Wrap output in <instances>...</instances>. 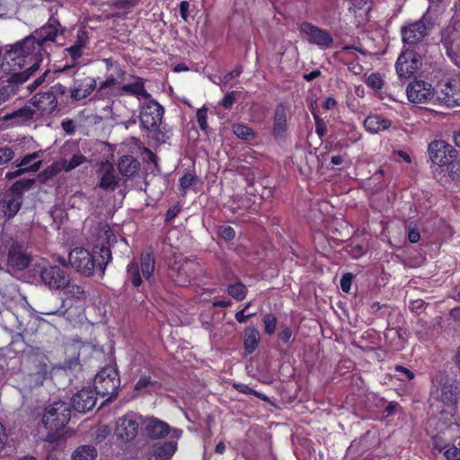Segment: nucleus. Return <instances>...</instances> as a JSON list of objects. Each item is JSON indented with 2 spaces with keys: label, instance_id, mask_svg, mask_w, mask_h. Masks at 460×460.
Instances as JSON below:
<instances>
[{
  "label": "nucleus",
  "instance_id": "nucleus-1",
  "mask_svg": "<svg viewBox=\"0 0 460 460\" xmlns=\"http://www.w3.org/2000/svg\"><path fill=\"white\" fill-rule=\"evenodd\" d=\"M57 35L56 26L52 24L42 26L31 36L12 46L8 51L9 57H14V61H22L29 66V69L37 71L42 61L44 44L47 41H54Z\"/></svg>",
  "mask_w": 460,
  "mask_h": 460
},
{
  "label": "nucleus",
  "instance_id": "nucleus-2",
  "mask_svg": "<svg viewBox=\"0 0 460 460\" xmlns=\"http://www.w3.org/2000/svg\"><path fill=\"white\" fill-rule=\"evenodd\" d=\"M68 259L70 265L82 275L91 277L98 272L102 278L111 261V252L108 247L99 245H94L92 252L84 248H75L70 252Z\"/></svg>",
  "mask_w": 460,
  "mask_h": 460
},
{
  "label": "nucleus",
  "instance_id": "nucleus-3",
  "mask_svg": "<svg viewBox=\"0 0 460 460\" xmlns=\"http://www.w3.org/2000/svg\"><path fill=\"white\" fill-rule=\"evenodd\" d=\"M0 70L7 76L6 84L0 87V106L17 93L18 84L26 82L36 72L29 69L26 63L14 61V57H9V52L0 63Z\"/></svg>",
  "mask_w": 460,
  "mask_h": 460
},
{
  "label": "nucleus",
  "instance_id": "nucleus-4",
  "mask_svg": "<svg viewBox=\"0 0 460 460\" xmlns=\"http://www.w3.org/2000/svg\"><path fill=\"white\" fill-rule=\"evenodd\" d=\"M434 28L431 17L428 13H424L420 20L409 22L401 28V35L402 42L405 45L416 46L430 34Z\"/></svg>",
  "mask_w": 460,
  "mask_h": 460
},
{
  "label": "nucleus",
  "instance_id": "nucleus-5",
  "mask_svg": "<svg viewBox=\"0 0 460 460\" xmlns=\"http://www.w3.org/2000/svg\"><path fill=\"white\" fill-rule=\"evenodd\" d=\"M119 385V373L111 366L103 367L94 378L95 393L102 397L108 396L107 400L116 396Z\"/></svg>",
  "mask_w": 460,
  "mask_h": 460
},
{
  "label": "nucleus",
  "instance_id": "nucleus-6",
  "mask_svg": "<svg viewBox=\"0 0 460 460\" xmlns=\"http://www.w3.org/2000/svg\"><path fill=\"white\" fill-rule=\"evenodd\" d=\"M71 411L65 402H54L45 409L42 422L51 430L62 429L70 420Z\"/></svg>",
  "mask_w": 460,
  "mask_h": 460
},
{
  "label": "nucleus",
  "instance_id": "nucleus-7",
  "mask_svg": "<svg viewBox=\"0 0 460 460\" xmlns=\"http://www.w3.org/2000/svg\"><path fill=\"white\" fill-rule=\"evenodd\" d=\"M142 423V416L132 411L126 413L116 421L114 430L116 438L122 442L133 440L137 437Z\"/></svg>",
  "mask_w": 460,
  "mask_h": 460
},
{
  "label": "nucleus",
  "instance_id": "nucleus-8",
  "mask_svg": "<svg viewBox=\"0 0 460 460\" xmlns=\"http://www.w3.org/2000/svg\"><path fill=\"white\" fill-rule=\"evenodd\" d=\"M199 265L194 261L181 258L175 260L170 266V278L180 286H186L197 274Z\"/></svg>",
  "mask_w": 460,
  "mask_h": 460
},
{
  "label": "nucleus",
  "instance_id": "nucleus-9",
  "mask_svg": "<svg viewBox=\"0 0 460 460\" xmlns=\"http://www.w3.org/2000/svg\"><path fill=\"white\" fill-rule=\"evenodd\" d=\"M164 110L157 102L151 100L140 107V123L148 131L158 130Z\"/></svg>",
  "mask_w": 460,
  "mask_h": 460
},
{
  "label": "nucleus",
  "instance_id": "nucleus-10",
  "mask_svg": "<svg viewBox=\"0 0 460 460\" xmlns=\"http://www.w3.org/2000/svg\"><path fill=\"white\" fill-rule=\"evenodd\" d=\"M422 66V57L414 50L406 49L399 56L395 68L399 77L410 78Z\"/></svg>",
  "mask_w": 460,
  "mask_h": 460
},
{
  "label": "nucleus",
  "instance_id": "nucleus-11",
  "mask_svg": "<svg viewBox=\"0 0 460 460\" xmlns=\"http://www.w3.org/2000/svg\"><path fill=\"white\" fill-rule=\"evenodd\" d=\"M299 31L310 44L316 45L321 49L330 48L333 42V38L326 30L311 22H302L299 26Z\"/></svg>",
  "mask_w": 460,
  "mask_h": 460
},
{
  "label": "nucleus",
  "instance_id": "nucleus-12",
  "mask_svg": "<svg viewBox=\"0 0 460 460\" xmlns=\"http://www.w3.org/2000/svg\"><path fill=\"white\" fill-rule=\"evenodd\" d=\"M429 154L431 161L438 166L452 164L457 157V150L443 140L433 141L429 146Z\"/></svg>",
  "mask_w": 460,
  "mask_h": 460
},
{
  "label": "nucleus",
  "instance_id": "nucleus-13",
  "mask_svg": "<svg viewBox=\"0 0 460 460\" xmlns=\"http://www.w3.org/2000/svg\"><path fill=\"white\" fill-rule=\"evenodd\" d=\"M39 272L42 282L50 289H64L70 283L68 273L59 266H46Z\"/></svg>",
  "mask_w": 460,
  "mask_h": 460
},
{
  "label": "nucleus",
  "instance_id": "nucleus-14",
  "mask_svg": "<svg viewBox=\"0 0 460 460\" xmlns=\"http://www.w3.org/2000/svg\"><path fill=\"white\" fill-rule=\"evenodd\" d=\"M441 42L452 59L460 58V22H452L443 29Z\"/></svg>",
  "mask_w": 460,
  "mask_h": 460
},
{
  "label": "nucleus",
  "instance_id": "nucleus-15",
  "mask_svg": "<svg viewBox=\"0 0 460 460\" xmlns=\"http://www.w3.org/2000/svg\"><path fill=\"white\" fill-rule=\"evenodd\" d=\"M408 100L412 103H436V96L432 85L422 80L411 82L406 89Z\"/></svg>",
  "mask_w": 460,
  "mask_h": 460
},
{
  "label": "nucleus",
  "instance_id": "nucleus-16",
  "mask_svg": "<svg viewBox=\"0 0 460 460\" xmlns=\"http://www.w3.org/2000/svg\"><path fill=\"white\" fill-rule=\"evenodd\" d=\"M95 88L96 81L93 77L75 73L74 85L70 90V97L75 101H81L88 97Z\"/></svg>",
  "mask_w": 460,
  "mask_h": 460
},
{
  "label": "nucleus",
  "instance_id": "nucleus-17",
  "mask_svg": "<svg viewBox=\"0 0 460 460\" xmlns=\"http://www.w3.org/2000/svg\"><path fill=\"white\" fill-rule=\"evenodd\" d=\"M146 431L147 436L153 439L163 438L170 432L172 438H179L182 433L181 429H171L166 422L156 418H148L146 420Z\"/></svg>",
  "mask_w": 460,
  "mask_h": 460
},
{
  "label": "nucleus",
  "instance_id": "nucleus-18",
  "mask_svg": "<svg viewBox=\"0 0 460 460\" xmlns=\"http://www.w3.org/2000/svg\"><path fill=\"white\" fill-rule=\"evenodd\" d=\"M436 102L447 108L460 106V81L447 82L436 96Z\"/></svg>",
  "mask_w": 460,
  "mask_h": 460
},
{
  "label": "nucleus",
  "instance_id": "nucleus-19",
  "mask_svg": "<svg viewBox=\"0 0 460 460\" xmlns=\"http://www.w3.org/2000/svg\"><path fill=\"white\" fill-rule=\"evenodd\" d=\"M459 390L456 382L448 378H441L440 386L437 389V398L448 407L455 408L459 400Z\"/></svg>",
  "mask_w": 460,
  "mask_h": 460
},
{
  "label": "nucleus",
  "instance_id": "nucleus-20",
  "mask_svg": "<svg viewBox=\"0 0 460 460\" xmlns=\"http://www.w3.org/2000/svg\"><path fill=\"white\" fill-rule=\"evenodd\" d=\"M86 162L87 158L80 152H77L74 154L69 159L64 158L52 164L44 172V173L47 174V176H53L62 171L70 172Z\"/></svg>",
  "mask_w": 460,
  "mask_h": 460
},
{
  "label": "nucleus",
  "instance_id": "nucleus-21",
  "mask_svg": "<svg viewBox=\"0 0 460 460\" xmlns=\"http://www.w3.org/2000/svg\"><path fill=\"white\" fill-rule=\"evenodd\" d=\"M87 44V32L84 30L78 31L75 43L72 46L65 49V51L69 55L73 63L71 65H66L58 71L65 72L74 67L77 64L78 59L82 57L83 50L86 49Z\"/></svg>",
  "mask_w": 460,
  "mask_h": 460
},
{
  "label": "nucleus",
  "instance_id": "nucleus-22",
  "mask_svg": "<svg viewBox=\"0 0 460 460\" xmlns=\"http://www.w3.org/2000/svg\"><path fill=\"white\" fill-rule=\"evenodd\" d=\"M95 392L89 388H84L77 392L72 398L74 409L78 412H87L96 404Z\"/></svg>",
  "mask_w": 460,
  "mask_h": 460
},
{
  "label": "nucleus",
  "instance_id": "nucleus-23",
  "mask_svg": "<svg viewBox=\"0 0 460 460\" xmlns=\"http://www.w3.org/2000/svg\"><path fill=\"white\" fill-rule=\"evenodd\" d=\"M35 114L36 110L31 105H25L17 111L6 113L3 119L9 126H20L31 122Z\"/></svg>",
  "mask_w": 460,
  "mask_h": 460
},
{
  "label": "nucleus",
  "instance_id": "nucleus-24",
  "mask_svg": "<svg viewBox=\"0 0 460 460\" xmlns=\"http://www.w3.org/2000/svg\"><path fill=\"white\" fill-rule=\"evenodd\" d=\"M102 175L98 186L105 191H113L119 185V177L115 173L112 164L109 163H102L100 167Z\"/></svg>",
  "mask_w": 460,
  "mask_h": 460
},
{
  "label": "nucleus",
  "instance_id": "nucleus-25",
  "mask_svg": "<svg viewBox=\"0 0 460 460\" xmlns=\"http://www.w3.org/2000/svg\"><path fill=\"white\" fill-rule=\"evenodd\" d=\"M22 204L20 198L6 191L0 199V212L4 220L13 217L21 209Z\"/></svg>",
  "mask_w": 460,
  "mask_h": 460
},
{
  "label": "nucleus",
  "instance_id": "nucleus-26",
  "mask_svg": "<svg viewBox=\"0 0 460 460\" xmlns=\"http://www.w3.org/2000/svg\"><path fill=\"white\" fill-rule=\"evenodd\" d=\"M69 306L62 297H53L47 301L43 305L40 314L44 315H57L65 317L68 312Z\"/></svg>",
  "mask_w": 460,
  "mask_h": 460
},
{
  "label": "nucleus",
  "instance_id": "nucleus-27",
  "mask_svg": "<svg viewBox=\"0 0 460 460\" xmlns=\"http://www.w3.org/2000/svg\"><path fill=\"white\" fill-rule=\"evenodd\" d=\"M133 80L132 83L124 84L121 87V91L127 94L135 96L138 100L150 98L149 93L146 90L145 80L142 77L137 75H130Z\"/></svg>",
  "mask_w": 460,
  "mask_h": 460
},
{
  "label": "nucleus",
  "instance_id": "nucleus-28",
  "mask_svg": "<svg viewBox=\"0 0 460 460\" xmlns=\"http://www.w3.org/2000/svg\"><path fill=\"white\" fill-rule=\"evenodd\" d=\"M31 257L20 247L12 246L8 253V263L17 270H22L29 266Z\"/></svg>",
  "mask_w": 460,
  "mask_h": 460
},
{
  "label": "nucleus",
  "instance_id": "nucleus-29",
  "mask_svg": "<svg viewBox=\"0 0 460 460\" xmlns=\"http://www.w3.org/2000/svg\"><path fill=\"white\" fill-rule=\"evenodd\" d=\"M118 169L127 178L134 177L140 169L139 162L131 155H124L118 162Z\"/></svg>",
  "mask_w": 460,
  "mask_h": 460
},
{
  "label": "nucleus",
  "instance_id": "nucleus-30",
  "mask_svg": "<svg viewBox=\"0 0 460 460\" xmlns=\"http://www.w3.org/2000/svg\"><path fill=\"white\" fill-rule=\"evenodd\" d=\"M391 125V120L377 114L367 117L364 121L366 130L372 134L385 130L389 128Z\"/></svg>",
  "mask_w": 460,
  "mask_h": 460
},
{
  "label": "nucleus",
  "instance_id": "nucleus-31",
  "mask_svg": "<svg viewBox=\"0 0 460 460\" xmlns=\"http://www.w3.org/2000/svg\"><path fill=\"white\" fill-rule=\"evenodd\" d=\"M42 164L40 159V153L34 152L24 155L19 162L16 161V167H21L25 172H38Z\"/></svg>",
  "mask_w": 460,
  "mask_h": 460
},
{
  "label": "nucleus",
  "instance_id": "nucleus-32",
  "mask_svg": "<svg viewBox=\"0 0 460 460\" xmlns=\"http://www.w3.org/2000/svg\"><path fill=\"white\" fill-rule=\"evenodd\" d=\"M287 129V112L285 106L280 103L276 107L273 120V134L281 137Z\"/></svg>",
  "mask_w": 460,
  "mask_h": 460
},
{
  "label": "nucleus",
  "instance_id": "nucleus-33",
  "mask_svg": "<svg viewBox=\"0 0 460 460\" xmlns=\"http://www.w3.org/2000/svg\"><path fill=\"white\" fill-rule=\"evenodd\" d=\"M38 111L43 113H51L57 108V100L53 93H44L34 97Z\"/></svg>",
  "mask_w": 460,
  "mask_h": 460
},
{
  "label": "nucleus",
  "instance_id": "nucleus-34",
  "mask_svg": "<svg viewBox=\"0 0 460 460\" xmlns=\"http://www.w3.org/2000/svg\"><path fill=\"white\" fill-rule=\"evenodd\" d=\"M97 238L99 247L104 246L111 250V246L117 243V237L107 224H100L98 227Z\"/></svg>",
  "mask_w": 460,
  "mask_h": 460
},
{
  "label": "nucleus",
  "instance_id": "nucleus-35",
  "mask_svg": "<svg viewBox=\"0 0 460 460\" xmlns=\"http://www.w3.org/2000/svg\"><path fill=\"white\" fill-rule=\"evenodd\" d=\"M140 268L142 274L146 281L153 282V273L155 270V257L149 251L141 254Z\"/></svg>",
  "mask_w": 460,
  "mask_h": 460
},
{
  "label": "nucleus",
  "instance_id": "nucleus-36",
  "mask_svg": "<svg viewBox=\"0 0 460 460\" xmlns=\"http://www.w3.org/2000/svg\"><path fill=\"white\" fill-rule=\"evenodd\" d=\"M98 456L97 449L92 445L78 447L72 454V460H95Z\"/></svg>",
  "mask_w": 460,
  "mask_h": 460
},
{
  "label": "nucleus",
  "instance_id": "nucleus-37",
  "mask_svg": "<svg viewBox=\"0 0 460 460\" xmlns=\"http://www.w3.org/2000/svg\"><path fill=\"white\" fill-rule=\"evenodd\" d=\"M260 341V333L254 328H246L244 331L243 345L247 353H252Z\"/></svg>",
  "mask_w": 460,
  "mask_h": 460
},
{
  "label": "nucleus",
  "instance_id": "nucleus-38",
  "mask_svg": "<svg viewBox=\"0 0 460 460\" xmlns=\"http://www.w3.org/2000/svg\"><path fill=\"white\" fill-rule=\"evenodd\" d=\"M35 183L33 179H22L13 184L7 192L13 193L15 197L20 198L22 201V194L25 190H29L32 188Z\"/></svg>",
  "mask_w": 460,
  "mask_h": 460
},
{
  "label": "nucleus",
  "instance_id": "nucleus-39",
  "mask_svg": "<svg viewBox=\"0 0 460 460\" xmlns=\"http://www.w3.org/2000/svg\"><path fill=\"white\" fill-rule=\"evenodd\" d=\"M127 282L131 283L134 288H138L142 284V279L139 273V268L137 261H131L127 267Z\"/></svg>",
  "mask_w": 460,
  "mask_h": 460
},
{
  "label": "nucleus",
  "instance_id": "nucleus-40",
  "mask_svg": "<svg viewBox=\"0 0 460 460\" xmlns=\"http://www.w3.org/2000/svg\"><path fill=\"white\" fill-rule=\"evenodd\" d=\"M177 444L173 441H167L155 447V454L162 459H169L175 453Z\"/></svg>",
  "mask_w": 460,
  "mask_h": 460
},
{
  "label": "nucleus",
  "instance_id": "nucleus-41",
  "mask_svg": "<svg viewBox=\"0 0 460 460\" xmlns=\"http://www.w3.org/2000/svg\"><path fill=\"white\" fill-rule=\"evenodd\" d=\"M228 294L236 300H243L247 294V288L242 282H236L227 288Z\"/></svg>",
  "mask_w": 460,
  "mask_h": 460
},
{
  "label": "nucleus",
  "instance_id": "nucleus-42",
  "mask_svg": "<svg viewBox=\"0 0 460 460\" xmlns=\"http://www.w3.org/2000/svg\"><path fill=\"white\" fill-rule=\"evenodd\" d=\"M365 83L369 88L377 92L383 88L385 80L380 73L375 72L366 78Z\"/></svg>",
  "mask_w": 460,
  "mask_h": 460
},
{
  "label": "nucleus",
  "instance_id": "nucleus-43",
  "mask_svg": "<svg viewBox=\"0 0 460 460\" xmlns=\"http://www.w3.org/2000/svg\"><path fill=\"white\" fill-rule=\"evenodd\" d=\"M233 132L236 137L242 139H249V137L253 135L252 128L243 124L234 125Z\"/></svg>",
  "mask_w": 460,
  "mask_h": 460
},
{
  "label": "nucleus",
  "instance_id": "nucleus-44",
  "mask_svg": "<svg viewBox=\"0 0 460 460\" xmlns=\"http://www.w3.org/2000/svg\"><path fill=\"white\" fill-rule=\"evenodd\" d=\"M14 157V151L10 146L0 147V165H4Z\"/></svg>",
  "mask_w": 460,
  "mask_h": 460
},
{
  "label": "nucleus",
  "instance_id": "nucleus-45",
  "mask_svg": "<svg viewBox=\"0 0 460 460\" xmlns=\"http://www.w3.org/2000/svg\"><path fill=\"white\" fill-rule=\"evenodd\" d=\"M263 323L265 326V332L268 334H272L275 332L277 324L276 317L271 314H268L264 316Z\"/></svg>",
  "mask_w": 460,
  "mask_h": 460
},
{
  "label": "nucleus",
  "instance_id": "nucleus-46",
  "mask_svg": "<svg viewBox=\"0 0 460 460\" xmlns=\"http://www.w3.org/2000/svg\"><path fill=\"white\" fill-rule=\"evenodd\" d=\"M198 124L202 131H207L208 129V110L206 108H201L197 111L196 113Z\"/></svg>",
  "mask_w": 460,
  "mask_h": 460
},
{
  "label": "nucleus",
  "instance_id": "nucleus-47",
  "mask_svg": "<svg viewBox=\"0 0 460 460\" xmlns=\"http://www.w3.org/2000/svg\"><path fill=\"white\" fill-rule=\"evenodd\" d=\"M196 180L195 174L188 172L180 179V185L182 190H187L195 183Z\"/></svg>",
  "mask_w": 460,
  "mask_h": 460
},
{
  "label": "nucleus",
  "instance_id": "nucleus-48",
  "mask_svg": "<svg viewBox=\"0 0 460 460\" xmlns=\"http://www.w3.org/2000/svg\"><path fill=\"white\" fill-rule=\"evenodd\" d=\"M234 387L240 393H243L244 394H253L259 398H261L263 400H266V396L263 394H261L260 393L256 392L255 390L250 388L248 385L244 384H234Z\"/></svg>",
  "mask_w": 460,
  "mask_h": 460
},
{
  "label": "nucleus",
  "instance_id": "nucleus-49",
  "mask_svg": "<svg viewBox=\"0 0 460 460\" xmlns=\"http://www.w3.org/2000/svg\"><path fill=\"white\" fill-rule=\"evenodd\" d=\"M444 455L447 460H460V442L448 447Z\"/></svg>",
  "mask_w": 460,
  "mask_h": 460
},
{
  "label": "nucleus",
  "instance_id": "nucleus-50",
  "mask_svg": "<svg viewBox=\"0 0 460 460\" xmlns=\"http://www.w3.org/2000/svg\"><path fill=\"white\" fill-rule=\"evenodd\" d=\"M220 236L226 241H231L235 236V232L233 227L229 226H222L218 229Z\"/></svg>",
  "mask_w": 460,
  "mask_h": 460
},
{
  "label": "nucleus",
  "instance_id": "nucleus-51",
  "mask_svg": "<svg viewBox=\"0 0 460 460\" xmlns=\"http://www.w3.org/2000/svg\"><path fill=\"white\" fill-rule=\"evenodd\" d=\"M236 95L237 93L234 91L227 93L220 102V105L225 109H230L236 101Z\"/></svg>",
  "mask_w": 460,
  "mask_h": 460
},
{
  "label": "nucleus",
  "instance_id": "nucleus-52",
  "mask_svg": "<svg viewBox=\"0 0 460 460\" xmlns=\"http://www.w3.org/2000/svg\"><path fill=\"white\" fill-rule=\"evenodd\" d=\"M66 288L67 289L66 292L70 296L77 299L81 298L84 294L83 288L78 285H70L69 283Z\"/></svg>",
  "mask_w": 460,
  "mask_h": 460
},
{
  "label": "nucleus",
  "instance_id": "nucleus-53",
  "mask_svg": "<svg viewBox=\"0 0 460 460\" xmlns=\"http://www.w3.org/2000/svg\"><path fill=\"white\" fill-rule=\"evenodd\" d=\"M353 280V275L351 273H346L341 279V288L342 291L349 293L351 288Z\"/></svg>",
  "mask_w": 460,
  "mask_h": 460
},
{
  "label": "nucleus",
  "instance_id": "nucleus-54",
  "mask_svg": "<svg viewBox=\"0 0 460 460\" xmlns=\"http://www.w3.org/2000/svg\"><path fill=\"white\" fill-rule=\"evenodd\" d=\"M395 370L403 376L401 377L402 380H411L414 377V374L402 366L396 365Z\"/></svg>",
  "mask_w": 460,
  "mask_h": 460
},
{
  "label": "nucleus",
  "instance_id": "nucleus-55",
  "mask_svg": "<svg viewBox=\"0 0 460 460\" xmlns=\"http://www.w3.org/2000/svg\"><path fill=\"white\" fill-rule=\"evenodd\" d=\"M62 129L68 135H73L75 131V122L72 119H65L61 122Z\"/></svg>",
  "mask_w": 460,
  "mask_h": 460
},
{
  "label": "nucleus",
  "instance_id": "nucleus-56",
  "mask_svg": "<svg viewBox=\"0 0 460 460\" xmlns=\"http://www.w3.org/2000/svg\"><path fill=\"white\" fill-rule=\"evenodd\" d=\"M49 71H45L42 75H40L38 78H36L31 84L28 85V89L32 92L36 90L44 81L46 76L48 75Z\"/></svg>",
  "mask_w": 460,
  "mask_h": 460
},
{
  "label": "nucleus",
  "instance_id": "nucleus-57",
  "mask_svg": "<svg viewBox=\"0 0 460 460\" xmlns=\"http://www.w3.org/2000/svg\"><path fill=\"white\" fill-rule=\"evenodd\" d=\"M116 84H117V81H116L115 77L112 75H108L106 77L105 81L101 83L100 87L98 89V93H100L101 91H102L106 88H110V87L115 85Z\"/></svg>",
  "mask_w": 460,
  "mask_h": 460
},
{
  "label": "nucleus",
  "instance_id": "nucleus-58",
  "mask_svg": "<svg viewBox=\"0 0 460 460\" xmlns=\"http://www.w3.org/2000/svg\"><path fill=\"white\" fill-rule=\"evenodd\" d=\"M190 4L187 1H181L179 4L181 17L186 22L189 17Z\"/></svg>",
  "mask_w": 460,
  "mask_h": 460
},
{
  "label": "nucleus",
  "instance_id": "nucleus-59",
  "mask_svg": "<svg viewBox=\"0 0 460 460\" xmlns=\"http://www.w3.org/2000/svg\"><path fill=\"white\" fill-rule=\"evenodd\" d=\"M151 385H152V382L150 381L149 377H141L135 384V390L141 391Z\"/></svg>",
  "mask_w": 460,
  "mask_h": 460
},
{
  "label": "nucleus",
  "instance_id": "nucleus-60",
  "mask_svg": "<svg viewBox=\"0 0 460 460\" xmlns=\"http://www.w3.org/2000/svg\"><path fill=\"white\" fill-rule=\"evenodd\" d=\"M315 119V131L319 135V137H323L326 133V128L322 121V119L318 116H314Z\"/></svg>",
  "mask_w": 460,
  "mask_h": 460
},
{
  "label": "nucleus",
  "instance_id": "nucleus-61",
  "mask_svg": "<svg viewBox=\"0 0 460 460\" xmlns=\"http://www.w3.org/2000/svg\"><path fill=\"white\" fill-rule=\"evenodd\" d=\"M348 69L356 75H360L364 70L363 66L355 61L349 62L348 64Z\"/></svg>",
  "mask_w": 460,
  "mask_h": 460
},
{
  "label": "nucleus",
  "instance_id": "nucleus-62",
  "mask_svg": "<svg viewBox=\"0 0 460 460\" xmlns=\"http://www.w3.org/2000/svg\"><path fill=\"white\" fill-rule=\"evenodd\" d=\"M244 313V310H241L235 314L234 317L238 323H244L254 315V314H245Z\"/></svg>",
  "mask_w": 460,
  "mask_h": 460
},
{
  "label": "nucleus",
  "instance_id": "nucleus-63",
  "mask_svg": "<svg viewBox=\"0 0 460 460\" xmlns=\"http://www.w3.org/2000/svg\"><path fill=\"white\" fill-rule=\"evenodd\" d=\"M242 73V69L239 68V67H236L235 69H234L233 71L227 73L225 76H224V82L225 83H228L230 82L232 79L235 78V77H238Z\"/></svg>",
  "mask_w": 460,
  "mask_h": 460
},
{
  "label": "nucleus",
  "instance_id": "nucleus-64",
  "mask_svg": "<svg viewBox=\"0 0 460 460\" xmlns=\"http://www.w3.org/2000/svg\"><path fill=\"white\" fill-rule=\"evenodd\" d=\"M23 173H25V172L21 167H16V170L7 172L5 174V178L8 180H13L21 176Z\"/></svg>",
  "mask_w": 460,
  "mask_h": 460
}]
</instances>
